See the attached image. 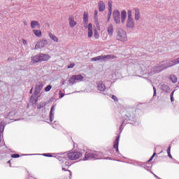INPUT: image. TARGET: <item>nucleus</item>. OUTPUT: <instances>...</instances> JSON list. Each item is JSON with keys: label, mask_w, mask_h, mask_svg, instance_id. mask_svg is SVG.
<instances>
[{"label": "nucleus", "mask_w": 179, "mask_h": 179, "mask_svg": "<svg viewBox=\"0 0 179 179\" xmlns=\"http://www.w3.org/2000/svg\"><path fill=\"white\" fill-rule=\"evenodd\" d=\"M118 143H120V136H118L113 142V148L117 152H120L118 150Z\"/></svg>", "instance_id": "nucleus-12"}, {"label": "nucleus", "mask_w": 179, "mask_h": 179, "mask_svg": "<svg viewBox=\"0 0 179 179\" xmlns=\"http://www.w3.org/2000/svg\"><path fill=\"white\" fill-rule=\"evenodd\" d=\"M178 85H179V81H178Z\"/></svg>", "instance_id": "nucleus-53"}, {"label": "nucleus", "mask_w": 179, "mask_h": 179, "mask_svg": "<svg viewBox=\"0 0 179 179\" xmlns=\"http://www.w3.org/2000/svg\"><path fill=\"white\" fill-rule=\"evenodd\" d=\"M75 66V63H71L69 66H68L69 69L73 68Z\"/></svg>", "instance_id": "nucleus-41"}, {"label": "nucleus", "mask_w": 179, "mask_h": 179, "mask_svg": "<svg viewBox=\"0 0 179 179\" xmlns=\"http://www.w3.org/2000/svg\"><path fill=\"white\" fill-rule=\"evenodd\" d=\"M33 33L36 37H41V30L34 29Z\"/></svg>", "instance_id": "nucleus-23"}, {"label": "nucleus", "mask_w": 179, "mask_h": 179, "mask_svg": "<svg viewBox=\"0 0 179 179\" xmlns=\"http://www.w3.org/2000/svg\"><path fill=\"white\" fill-rule=\"evenodd\" d=\"M94 37L96 39H97V38H99V37H100V35L99 34V32L96 29L94 31Z\"/></svg>", "instance_id": "nucleus-28"}, {"label": "nucleus", "mask_w": 179, "mask_h": 179, "mask_svg": "<svg viewBox=\"0 0 179 179\" xmlns=\"http://www.w3.org/2000/svg\"><path fill=\"white\" fill-rule=\"evenodd\" d=\"M114 22L116 23V24H120L121 23V17H113Z\"/></svg>", "instance_id": "nucleus-25"}, {"label": "nucleus", "mask_w": 179, "mask_h": 179, "mask_svg": "<svg viewBox=\"0 0 179 179\" xmlns=\"http://www.w3.org/2000/svg\"><path fill=\"white\" fill-rule=\"evenodd\" d=\"M106 31L109 37H113L114 36V26L113 25V24H108V27H106Z\"/></svg>", "instance_id": "nucleus-7"}, {"label": "nucleus", "mask_w": 179, "mask_h": 179, "mask_svg": "<svg viewBox=\"0 0 179 179\" xmlns=\"http://www.w3.org/2000/svg\"><path fill=\"white\" fill-rule=\"evenodd\" d=\"M88 29V38H92L93 37V24L90 23L87 27Z\"/></svg>", "instance_id": "nucleus-11"}, {"label": "nucleus", "mask_w": 179, "mask_h": 179, "mask_svg": "<svg viewBox=\"0 0 179 179\" xmlns=\"http://www.w3.org/2000/svg\"><path fill=\"white\" fill-rule=\"evenodd\" d=\"M36 27H37L38 29H40V27H41V26L40 25V23H38V22H37L36 20H32L31 22V28L36 29Z\"/></svg>", "instance_id": "nucleus-13"}, {"label": "nucleus", "mask_w": 179, "mask_h": 179, "mask_svg": "<svg viewBox=\"0 0 179 179\" xmlns=\"http://www.w3.org/2000/svg\"><path fill=\"white\" fill-rule=\"evenodd\" d=\"M127 19H132V10H131L127 11Z\"/></svg>", "instance_id": "nucleus-27"}, {"label": "nucleus", "mask_w": 179, "mask_h": 179, "mask_svg": "<svg viewBox=\"0 0 179 179\" xmlns=\"http://www.w3.org/2000/svg\"><path fill=\"white\" fill-rule=\"evenodd\" d=\"M84 77L82 75H74L72 76L69 80V83L70 85H73L76 82H82L83 80Z\"/></svg>", "instance_id": "nucleus-5"}, {"label": "nucleus", "mask_w": 179, "mask_h": 179, "mask_svg": "<svg viewBox=\"0 0 179 179\" xmlns=\"http://www.w3.org/2000/svg\"><path fill=\"white\" fill-rule=\"evenodd\" d=\"M11 157H13V159H17V157H20V155L19 154H13L11 155Z\"/></svg>", "instance_id": "nucleus-34"}, {"label": "nucleus", "mask_w": 179, "mask_h": 179, "mask_svg": "<svg viewBox=\"0 0 179 179\" xmlns=\"http://www.w3.org/2000/svg\"><path fill=\"white\" fill-rule=\"evenodd\" d=\"M116 40H118L119 41H127V40H128V38L127 36V32L122 29H117Z\"/></svg>", "instance_id": "nucleus-3"}, {"label": "nucleus", "mask_w": 179, "mask_h": 179, "mask_svg": "<svg viewBox=\"0 0 179 179\" xmlns=\"http://www.w3.org/2000/svg\"><path fill=\"white\" fill-rule=\"evenodd\" d=\"M98 90H99V92H104V90H106V85H104V84H103L102 82H99L98 83Z\"/></svg>", "instance_id": "nucleus-19"}, {"label": "nucleus", "mask_w": 179, "mask_h": 179, "mask_svg": "<svg viewBox=\"0 0 179 179\" xmlns=\"http://www.w3.org/2000/svg\"><path fill=\"white\" fill-rule=\"evenodd\" d=\"M127 118H129V117H131V115H129V116H127Z\"/></svg>", "instance_id": "nucleus-50"}, {"label": "nucleus", "mask_w": 179, "mask_h": 179, "mask_svg": "<svg viewBox=\"0 0 179 179\" xmlns=\"http://www.w3.org/2000/svg\"><path fill=\"white\" fill-rule=\"evenodd\" d=\"M70 27H75L76 25V22L75 21V18L73 17H70L69 18Z\"/></svg>", "instance_id": "nucleus-16"}, {"label": "nucleus", "mask_w": 179, "mask_h": 179, "mask_svg": "<svg viewBox=\"0 0 179 179\" xmlns=\"http://www.w3.org/2000/svg\"><path fill=\"white\" fill-rule=\"evenodd\" d=\"M112 99L114 100V101H118V98H117L115 95L112 96Z\"/></svg>", "instance_id": "nucleus-40"}, {"label": "nucleus", "mask_w": 179, "mask_h": 179, "mask_svg": "<svg viewBox=\"0 0 179 179\" xmlns=\"http://www.w3.org/2000/svg\"><path fill=\"white\" fill-rule=\"evenodd\" d=\"M120 16H121V22H122V23H124L125 20L127 19V11H125L124 10H122L121 12Z\"/></svg>", "instance_id": "nucleus-17"}, {"label": "nucleus", "mask_w": 179, "mask_h": 179, "mask_svg": "<svg viewBox=\"0 0 179 179\" xmlns=\"http://www.w3.org/2000/svg\"><path fill=\"white\" fill-rule=\"evenodd\" d=\"M110 16H111V12L108 13V22H110Z\"/></svg>", "instance_id": "nucleus-43"}, {"label": "nucleus", "mask_w": 179, "mask_h": 179, "mask_svg": "<svg viewBox=\"0 0 179 179\" xmlns=\"http://www.w3.org/2000/svg\"><path fill=\"white\" fill-rule=\"evenodd\" d=\"M122 125H124V122H122Z\"/></svg>", "instance_id": "nucleus-52"}, {"label": "nucleus", "mask_w": 179, "mask_h": 179, "mask_svg": "<svg viewBox=\"0 0 179 179\" xmlns=\"http://www.w3.org/2000/svg\"><path fill=\"white\" fill-rule=\"evenodd\" d=\"M169 157H170V159H173V156H171V155H169Z\"/></svg>", "instance_id": "nucleus-47"}, {"label": "nucleus", "mask_w": 179, "mask_h": 179, "mask_svg": "<svg viewBox=\"0 0 179 179\" xmlns=\"http://www.w3.org/2000/svg\"><path fill=\"white\" fill-rule=\"evenodd\" d=\"M40 58H41V62H47L51 57L49 55H45V54H39Z\"/></svg>", "instance_id": "nucleus-9"}, {"label": "nucleus", "mask_w": 179, "mask_h": 179, "mask_svg": "<svg viewBox=\"0 0 179 179\" xmlns=\"http://www.w3.org/2000/svg\"><path fill=\"white\" fill-rule=\"evenodd\" d=\"M52 88V86H51V85H48V86L45 88V92H50Z\"/></svg>", "instance_id": "nucleus-32"}, {"label": "nucleus", "mask_w": 179, "mask_h": 179, "mask_svg": "<svg viewBox=\"0 0 179 179\" xmlns=\"http://www.w3.org/2000/svg\"><path fill=\"white\" fill-rule=\"evenodd\" d=\"M31 92H33V88L31 89L30 93H31Z\"/></svg>", "instance_id": "nucleus-48"}, {"label": "nucleus", "mask_w": 179, "mask_h": 179, "mask_svg": "<svg viewBox=\"0 0 179 179\" xmlns=\"http://www.w3.org/2000/svg\"><path fill=\"white\" fill-rule=\"evenodd\" d=\"M120 11L119 10H116L113 12V17H120Z\"/></svg>", "instance_id": "nucleus-29"}, {"label": "nucleus", "mask_w": 179, "mask_h": 179, "mask_svg": "<svg viewBox=\"0 0 179 179\" xmlns=\"http://www.w3.org/2000/svg\"><path fill=\"white\" fill-rule=\"evenodd\" d=\"M153 90H154V96H156V88L154 87V88H153Z\"/></svg>", "instance_id": "nucleus-45"}, {"label": "nucleus", "mask_w": 179, "mask_h": 179, "mask_svg": "<svg viewBox=\"0 0 179 179\" xmlns=\"http://www.w3.org/2000/svg\"><path fill=\"white\" fill-rule=\"evenodd\" d=\"M43 84H38L36 85V92H37L38 93H40V91L41 90V89H43Z\"/></svg>", "instance_id": "nucleus-24"}, {"label": "nucleus", "mask_w": 179, "mask_h": 179, "mask_svg": "<svg viewBox=\"0 0 179 179\" xmlns=\"http://www.w3.org/2000/svg\"><path fill=\"white\" fill-rule=\"evenodd\" d=\"M103 154L100 152H95V153L93 152H86L85 155V158L83 160H90V159H101V155Z\"/></svg>", "instance_id": "nucleus-2"}, {"label": "nucleus", "mask_w": 179, "mask_h": 179, "mask_svg": "<svg viewBox=\"0 0 179 179\" xmlns=\"http://www.w3.org/2000/svg\"><path fill=\"white\" fill-rule=\"evenodd\" d=\"M54 111V106H52L50 109V118L51 117H53L54 116V114L52 113V112Z\"/></svg>", "instance_id": "nucleus-38"}, {"label": "nucleus", "mask_w": 179, "mask_h": 179, "mask_svg": "<svg viewBox=\"0 0 179 179\" xmlns=\"http://www.w3.org/2000/svg\"><path fill=\"white\" fill-rule=\"evenodd\" d=\"M162 89L163 90H166V92H169V90H170V87L166 85H162Z\"/></svg>", "instance_id": "nucleus-31"}, {"label": "nucleus", "mask_w": 179, "mask_h": 179, "mask_svg": "<svg viewBox=\"0 0 179 179\" xmlns=\"http://www.w3.org/2000/svg\"><path fill=\"white\" fill-rule=\"evenodd\" d=\"M83 155L79 151H71L68 153L67 157L70 160H78V159H80V157H82Z\"/></svg>", "instance_id": "nucleus-4"}, {"label": "nucleus", "mask_w": 179, "mask_h": 179, "mask_svg": "<svg viewBox=\"0 0 179 179\" xmlns=\"http://www.w3.org/2000/svg\"><path fill=\"white\" fill-rule=\"evenodd\" d=\"M95 22H96V23H97V20Z\"/></svg>", "instance_id": "nucleus-51"}, {"label": "nucleus", "mask_w": 179, "mask_h": 179, "mask_svg": "<svg viewBox=\"0 0 179 179\" xmlns=\"http://www.w3.org/2000/svg\"><path fill=\"white\" fill-rule=\"evenodd\" d=\"M64 96H65V94H64V93H59V99H62V97H64Z\"/></svg>", "instance_id": "nucleus-42"}, {"label": "nucleus", "mask_w": 179, "mask_h": 179, "mask_svg": "<svg viewBox=\"0 0 179 179\" xmlns=\"http://www.w3.org/2000/svg\"><path fill=\"white\" fill-rule=\"evenodd\" d=\"M94 16H97V10L94 11Z\"/></svg>", "instance_id": "nucleus-46"}, {"label": "nucleus", "mask_w": 179, "mask_h": 179, "mask_svg": "<svg viewBox=\"0 0 179 179\" xmlns=\"http://www.w3.org/2000/svg\"><path fill=\"white\" fill-rule=\"evenodd\" d=\"M126 26L128 27V29H134L135 26L134 18H127Z\"/></svg>", "instance_id": "nucleus-8"}, {"label": "nucleus", "mask_w": 179, "mask_h": 179, "mask_svg": "<svg viewBox=\"0 0 179 179\" xmlns=\"http://www.w3.org/2000/svg\"><path fill=\"white\" fill-rule=\"evenodd\" d=\"M134 10L135 11V20H139V19H141V13H139V8H134Z\"/></svg>", "instance_id": "nucleus-14"}, {"label": "nucleus", "mask_w": 179, "mask_h": 179, "mask_svg": "<svg viewBox=\"0 0 179 179\" xmlns=\"http://www.w3.org/2000/svg\"><path fill=\"white\" fill-rule=\"evenodd\" d=\"M33 97H34V95H32V96H31V99H33Z\"/></svg>", "instance_id": "nucleus-49"}, {"label": "nucleus", "mask_w": 179, "mask_h": 179, "mask_svg": "<svg viewBox=\"0 0 179 179\" xmlns=\"http://www.w3.org/2000/svg\"><path fill=\"white\" fill-rule=\"evenodd\" d=\"M107 38H108V34L106 33H103V36H102V40L103 41H106V40H107Z\"/></svg>", "instance_id": "nucleus-30"}, {"label": "nucleus", "mask_w": 179, "mask_h": 179, "mask_svg": "<svg viewBox=\"0 0 179 179\" xmlns=\"http://www.w3.org/2000/svg\"><path fill=\"white\" fill-rule=\"evenodd\" d=\"M170 79L173 83H177V77L176 76L171 75Z\"/></svg>", "instance_id": "nucleus-26"}, {"label": "nucleus", "mask_w": 179, "mask_h": 179, "mask_svg": "<svg viewBox=\"0 0 179 179\" xmlns=\"http://www.w3.org/2000/svg\"><path fill=\"white\" fill-rule=\"evenodd\" d=\"M98 6H99V12H104V9H106V6L104 5V3L102 1H100L98 3Z\"/></svg>", "instance_id": "nucleus-15"}, {"label": "nucleus", "mask_w": 179, "mask_h": 179, "mask_svg": "<svg viewBox=\"0 0 179 179\" xmlns=\"http://www.w3.org/2000/svg\"><path fill=\"white\" fill-rule=\"evenodd\" d=\"M48 44V41L45 39H41L37 42L36 45H35V50H38L40 48H44L45 45Z\"/></svg>", "instance_id": "nucleus-6"}, {"label": "nucleus", "mask_w": 179, "mask_h": 179, "mask_svg": "<svg viewBox=\"0 0 179 179\" xmlns=\"http://www.w3.org/2000/svg\"><path fill=\"white\" fill-rule=\"evenodd\" d=\"M171 101H174V91L171 94Z\"/></svg>", "instance_id": "nucleus-36"}, {"label": "nucleus", "mask_w": 179, "mask_h": 179, "mask_svg": "<svg viewBox=\"0 0 179 179\" xmlns=\"http://www.w3.org/2000/svg\"><path fill=\"white\" fill-rule=\"evenodd\" d=\"M83 23L86 26H87V23H89V15H87V13H84L83 14Z\"/></svg>", "instance_id": "nucleus-20"}, {"label": "nucleus", "mask_w": 179, "mask_h": 179, "mask_svg": "<svg viewBox=\"0 0 179 179\" xmlns=\"http://www.w3.org/2000/svg\"><path fill=\"white\" fill-rule=\"evenodd\" d=\"M43 156H45V157H52V155H51V153H44L43 154Z\"/></svg>", "instance_id": "nucleus-35"}, {"label": "nucleus", "mask_w": 179, "mask_h": 179, "mask_svg": "<svg viewBox=\"0 0 179 179\" xmlns=\"http://www.w3.org/2000/svg\"><path fill=\"white\" fill-rule=\"evenodd\" d=\"M48 36H49L50 38H51V40H52V41H54L55 43H58V41H59L58 37H57L52 33L49 32Z\"/></svg>", "instance_id": "nucleus-18"}, {"label": "nucleus", "mask_w": 179, "mask_h": 179, "mask_svg": "<svg viewBox=\"0 0 179 179\" xmlns=\"http://www.w3.org/2000/svg\"><path fill=\"white\" fill-rule=\"evenodd\" d=\"M171 146L169 145L167 150L168 156H170L171 155Z\"/></svg>", "instance_id": "nucleus-37"}, {"label": "nucleus", "mask_w": 179, "mask_h": 179, "mask_svg": "<svg viewBox=\"0 0 179 179\" xmlns=\"http://www.w3.org/2000/svg\"><path fill=\"white\" fill-rule=\"evenodd\" d=\"M177 64H179V57L170 62L162 63L161 65L155 67L156 72H162L164 69H167V68H170V66H174V65H177Z\"/></svg>", "instance_id": "nucleus-1"}, {"label": "nucleus", "mask_w": 179, "mask_h": 179, "mask_svg": "<svg viewBox=\"0 0 179 179\" xmlns=\"http://www.w3.org/2000/svg\"><path fill=\"white\" fill-rule=\"evenodd\" d=\"M108 8L109 12H111V8H113V1H108Z\"/></svg>", "instance_id": "nucleus-33"}, {"label": "nucleus", "mask_w": 179, "mask_h": 179, "mask_svg": "<svg viewBox=\"0 0 179 179\" xmlns=\"http://www.w3.org/2000/svg\"><path fill=\"white\" fill-rule=\"evenodd\" d=\"M155 156H156V152H154V154L152 155V157L150 158V159L148 161V162L149 163V162H152L153 160V157H155Z\"/></svg>", "instance_id": "nucleus-39"}, {"label": "nucleus", "mask_w": 179, "mask_h": 179, "mask_svg": "<svg viewBox=\"0 0 179 179\" xmlns=\"http://www.w3.org/2000/svg\"><path fill=\"white\" fill-rule=\"evenodd\" d=\"M91 60L93 62H96V61H104V58H103V55H101V56H97V57H93L91 59Z\"/></svg>", "instance_id": "nucleus-21"}, {"label": "nucleus", "mask_w": 179, "mask_h": 179, "mask_svg": "<svg viewBox=\"0 0 179 179\" xmlns=\"http://www.w3.org/2000/svg\"><path fill=\"white\" fill-rule=\"evenodd\" d=\"M114 58H117V56L113 55H103V61H105V59H114Z\"/></svg>", "instance_id": "nucleus-22"}, {"label": "nucleus", "mask_w": 179, "mask_h": 179, "mask_svg": "<svg viewBox=\"0 0 179 179\" xmlns=\"http://www.w3.org/2000/svg\"><path fill=\"white\" fill-rule=\"evenodd\" d=\"M22 43H23L24 45L27 44V41L24 39H22Z\"/></svg>", "instance_id": "nucleus-44"}, {"label": "nucleus", "mask_w": 179, "mask_h": 179, "mask_svg": "<svg viewBox=\"0 0 179 179\" xmlns=\"http://www.w3.org/2000/svg\"><path fill=\"white\" fill-rule=\"evenodd\" d=\"M31 64H37V62H41V59L40 58V54L32 57L31 59Z\"/></svg>", "instance_id": "nucleus-10"}]
</instances>
